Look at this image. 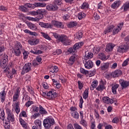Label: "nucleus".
Returning a JSON list of instances; mask_svg holds the SVG:
<instances>
[{"label":"nucleus","instance_id":"27","mask_svg":"<svg viewBox=\"0 0 129 129\" xmlns=\"http://www.w3.org/2000/svg\"><path fill=\"white\" fill-rule=\"evenodd\" d=\"M89 88H87L86 89L84 93L83 94V97L84 99H86V98H87L88 97V93L89 92Z\"/></svg>","mask_w":129,"mask_h":129},{"label":"nucleus","instance_id":"19","mask_svg":"<svg viewBox=\"0 0 129 129\" xmlns=\"http://www.w3.org/2000/svg\"><path fill=\"white\" fill-rule=\"evenodd\" d=\"M52 25H53L55 27H57V28H63L62 23L58 21H53L52 22Z\"/></svg>","mask_w":129,"mask_h":129},{"label":"nucleus","instance_id":"41","mask_svg":"<svg viewBox=\"0 0 129 129\" xmlns=\"http://www.w3.org/2000/svg\"><path fill=\"white\" fill-rule=\"evenodd\" d=\"M77 22H70L68 26L69 28H73V27H75V26H77Z\"/></svg>","mask_w":129,"mask_h":129},{"label":"nucleus","instance_id":"64","mask_svg":"<svg viewBox=\"0 0 129 129\" xmlns=\"http://www.w3.org/2000/svg\"><path fill=\"white\" fill-rule=\"evenodd\" d=\"M112 122H113L114 123H117V122H118V118H117V117H115L114 118H113L112 120Z\"/></svg>","mask_w":129,"mask_h":129},{"label":"nucleus","instance_id":"5","mask_svg":"<svg viewBox=\"0 0 129 129\" xmlns=\"http://www.w3.org/2000/svg\"><path fill=\"white\" fill-rule=\"evenodd\" d=\"M46 96L47 99L51 100V99H54V98H56V97L58 96V94L56 93L55 90H51L47 93Z\"/></svg>","mask_w":129,"mask_h":129},{"label":"nucleus","instance_id":"14","mask_svg":"<svg viewBox=\"0 0 129 129\" xmlns=\"http://www.w3.org/2000/svg\"><path fill=\"white\" fill-rule=\"evenodd\" d=\"M13 53L15 56H21V54H22L21 48H20V47H14L13 50Z\"/></svg>","mask_w":129,"mask_h":129},{"label":"nucleus","instance_id":"22","mask_svg":"<svg viewBox=\"0 0 129 129\" xmlns=\"http://www.w3.org/2000/svg\"><path fill=\"white\" fill-rule=\"evenodd\" d=\"M28 44H30V45H37V44L39 43V39H31L29 40Z\"/></svg>","mask_w":129,"mask_h":129},{"label":"nucleus","instance_id":"7","mask_svg":"<svg viewBox=\"0 0 129 129\" xmlns=\"http://www.w3.org/2000/svg\"><path fill=\"white\" fill-rule=\"evenodd\" d=\"M59 40H60V42H61V43L66 46L70 45L71 43V40L68 39V37L65 35H63V36L59 37Z\"/></svg>","mask_w":129,"mask_h":129},{"label":"nucleus","instance_id":"30","mask_svg":"<svg viewBox=\"0 0 129 129\" xmlns=\"http://www.w3.org/2000/svg\"><path fill=\"white\" fill-rule=\"evenodd\" d=\"M50 72H51L52 73H57V72H58V67L57 66H53V67H51L50 68Z\"/></svg>","mask_w":129,"mask_h":129},{"label":"nucleus","instance_id":"42","mask_svg":"<svg viewBox=\"0 0 129 129\" xmlns=\"http://www.w3.org/2000/svg\"><path fill=\"white\" fill-rule=\"evenodd\" d=\"M99 58L101 60H106V56H105V54L104 53H99Z\"/></svg>","mask_w":129,"mask_h":129},{"label":"nucleus","instance_id":"1","mask_svg":"<svg viewBox=\"0 0 129 129\" xmlns=\"http://www.w3.org/2000/svg\"><path fill=\"white\" fill-rule=\"evenodd\" d=\"M46 3H34V4L27 3L24 6H21L20 9L24 13H28V9H35V8H45Z\"/></svg>","mask_w":129,"mask_h":129},{"label":"nucleus","instance_id":"39","mask_svg":"<svg viewBox=\"0 0 129 129\" xmlns=\"http://www.w3.org/2000/svg\"><path fill=\"white\" fill-rule=\"evenodd\" d=\"M0 118L2 120H5V111L4 110H0Z\"/></svg>","mask_w":129,"mask_h":129},{"label":"nucleus","instance_id":"17","mask_svg":"<svg viewBox=\"0 0 129 129\" xmlns=\"http://www.w3.org/2000/svg\"><path fill=\"white\" fill-rule=\"evenodd\" d=\"M4 71L5 73H7L8 78L12 79L14 77V74L10 72V69L9 68H6Z\"/></svg>","mask_w":129,"mask_h":129},{"label":"nucleus","instance_id":"63","mask_svg":"<svg viewBox=\"0 0 129 129\" xmlns=\"http://www.w3.org/2000/svg\"><path fill=\"white\" fill-rule=\"evenodd\" d=\"M123 26V23H119L118 26H117V28H118V29L120 31V30H121V29H122V27Z\"/></svg>","mask_w":129,"mask_h":129},{"label":"nucleus","instance_id":"49","mask_svg":"<svg viewBox=\"0 0 129 129\" xmlns=\"http://www.w3.org/2000/svg\"><path fill=\"white\" fill-rule=\"evenodd\" d=\"M80 72L81 73H82V74H84L85 75H86V74H88V73H89V72H88V71L85 70L83 68L80 69Z\"/></svg>","mask_w":129,"mask_h":129},{"label":"nucleus","instance_id":"32","mask_svg":"<svg viewBox=\"0 0 129 129\" xmlns=\"http://www.w3.org/2000/svg\"><path fill=\"white\" fill-rule=\"evenodd\" d=\"M22 53L23 55L24 60H26V59H27V58H28V56H29V52L23 49L22 50Z\"/></svg>","mask_w":129,"mask_h":129},{"label":"nucleus","instance_id":"38","mask_svg":"<svg viewBox=\"0 0 129 129\" xmlns=\"http://www.w3.org/2000/svg\"><path fill=\"white\" fill-rule=\"evenodd\" d=\"M86 15L84 13L80 12L78 14V19L79 20H82L83 18H85Z\"/></svg>","mask_w":129,"mask_h":129},{"label":"nucleus","instance_id":"35","mask_svg":"<svg viewBox=\"0 0 129 129\" xmlns=\"http://www.w3.org/2000/svg\"><path fill=\"white\" fill-rule=\"evenodd\" d=\"M120 74H121V71L119 70H116L113 73V77H117L118 76H119Z\"/></svg>","mask_w":129,"mask_h":129},{"label":"nucleus","instance_id":"11","mask_svg":"<svg viewBox=\"0 0 129 129\" xmlns=\"http://www.w3.org/2000/svg\"><path fill=\"white\" fill-rule=\"evenodd\" d=\"M93 67V63L91 60H86L85 67L86 69H91Z\"/></svg>","mask_w":129,"mask_h":129},{"label":"nucleus","instance_id":"45","mask_svg":"<svg viewBox=\"0 0 129 129\" xmlns=\"http://www.w3.org/2000/svg\"><path fill=\"white\" fill-rule=\"evenodd\" d=\"M37 11V15H39V19H41L44 18V16L42 14V10H38Z\"/></svg>","mask_w":129,"mask_h":129},{"label":"nucleus","instance_id":"34","mask_svg":"<svg viewBox=\"0 0 129 129\" xmlns=\"http://www.w3.org/2000/svg\"><path fill=\"white\" fill-rule=\"evenodd\" d=\"M35 125L37 126V127H39V128H41L42 122L40 120H36L34 121Z\"/></svg>","mask_w":129,"mask_h":129},{"label":"nucleus","instance_id":"31","mask_svg":"<svg viewBox=\"0 0 129 129\" xmlns=\"http://www.w3.org/2000/svg\"><path fill=\"white\" fill-rule=\"evenodd\" d=\"M39 112L41 114H47V111H46L45 108H43V107H42L41 105H39Z\"/></svg>","mask_w":129,"mask_h":129},{"label":"nucleus","instance_id":"10","mask_svg":"<svg viewBox=\"0 0 129 129\" xmlns=\"http://www.w3.org/2000/svg\"><path fill=\"white\" fill-rule=\"evenodd\" d=\"M119 82L122 87V89L124 88H126V87H128L129 86V82L124 81L123 80H120Z\"/></svg>","mask_w":129,"mask_h":129},{"label":"nucleus","instance_id":"56","mask_svg":"<svg viewBox=\"0 0 129 129\" xmlns=\"http://www.w3.org/2000/svg\"><path fill=\"white\" fill-rule=\"evenodd\" d=\"M128 61H129V58H127L126 60H125L123 62L122 64V66L123 67H125V66H126V65H127L128 63Z\"/></svg>","mask_w":129,"mask_h":129},{"label":"nucleus","instance_id":"57","mask_svg":"<svg viewBox=\"0 0 129 129\" xmlns=\"http://www.w3.org/2000/svg\"><path fill=\"white\" fill-rule=\"evenodd\" d=\"M68 52H69L70 54H71V53H76L77 51H74V48L71 47L68 49Z\"/></svg>","mask_w":129,"mask_h":129},{"label":"nucleus","instance_id":"23","mask_svg":"<svg viewBox=\"0 0 129 129\" xmlns=\"http://www.w3.org/2000/svg\"><path fill=\"white\" fill-rule=\"evenodd\" d=\"M6 91L5 90L2 91L0 93V97L1 99V101L4 102L6 100Z\"/></svg>","mask_w":129,"mask_h":129},{"label":"nucleus","instance_id":"20","mask_svg":"<svg viewBox=\"0 0 129 129\" xmlns=\"http://www.w3.org/2000/svg\"><path fill=\"white\" fill-rule=\"evenodd\" d=\"M97 85H98V82L96 80L93 81L90 87V90H94V88H96Z\"/></svg>","mask_w":129,"mask_h":129},{"label":"nucleus","instance_id":"28","mask_svg":"<svg viewBox=\"0 0 129 129\" xmlns=\"http://www.w3.org/2000/svg\"><path fill=\"white\" fill-rule=\"evenodd\" d=\"M118 84H115L112 87V92L113 94H116V90L118 88Z\"/></svg>","mask_w":129,"mask_h":129},{"label":"nucleus","instance_id":"16","mask_svg":"<svg viewBox=\"0 0 129 129\" xmlns=\"http://www.w3.org/2000/svg\"><path fill=\"white\" fill-rule=\"evenodd\" d=\"M92 57H93V53L89 51H86L85 55V60H88V59H91Z\"/></svg>","mask_w":129,"mask_h":129},{"label":"nucleus","instance_id":"36","mask_svg":"<svg viewBox=\"0 0 129 129\" xmlns=\"http://www.w3.org/2000/svg\"><path fill=\"white\" fill-rule=\"evenodd\" d=\"M15 111L17 114L20 113V106L19 105V103H15Z\"/></svg>","mask_w":129,"mask_h":129},{"label":"nucleus","instance_id":"4","mask_svg":"<svg viewBox=\"0 0 129 129\" xmlns=\"http://www.w3.org/2000/svg\"><path fill=\"white\" fill-rule=\"evenodd\" d=\"M32 63L28 62L27 63H26L23 69L21 72L22 75H24L25 73H28V72H30L32 70Z\"/></svg>","mask_w":129,"mask_h":129},{"label":"nucleus","instance_id":"40","mask_svg":"<svg viewBox=\"0 0 129 129\" xmlns=\"http://www.w3.org/2000/svg\"><path fill=\"white\" fill-rule=\"evenodd\" d=\"M71 115L73 117H74V118H76V119H78V118H79V114L77 112L72 113Z\"/></svg>","mask_w":129,"mask_h":129},{"label":"nucleus","instance_id":"62","mask_svg":"<svg viewBox=\"0 0 129 129\" xmlns=\"http://www.w3.org/2000/svg\"><path fill=\"white\" fill-rule=\"evenodd\" d=\"M83 104V99L82 97L80 99V104H79V107L80 108H82V105Z\"/></svg>","mask_w":129,"mask_h":129},{"label":"nucleus","instance_id":"50","mask_svg":"<svg viewBox=\"0 0 129 129\" xmlns=\"http://www.w3.org/2000/svg\"><path fill=\"white\" fill-rule=\"evenodd\" d=\"M96 72V71L95 70H94L92 71L89 72L88 73L89 77H92V76H94V75H95Z\"/></svg>","mask_w":129,"mask_h":129},{"label":"nucleus","instance_id":"37","mask_svg":"<svg viewBox=\"0 0 129 129\" xmlns=\"http://www.w3.org/2000/svg\"><path fill=\"white\" fill-rule=\"evenodd\" d=\"M8 56H7V55H4V58L2 59V61L1 62H0V64H7V63H8Z\"/></svg>","mask_w":129,"mask_h":129},{"label":"nucleus","instance_id":"58","mask_svg":"<svg viewBox=\"0 0 129 129\" xmlns=\"http://www.w3.org/2000/svg\"><path fill=\"white\" fill-rule=\"evenodd\" d=\"M120 31L118 28H114L112 31L113 35H116V34H117Z\"/></svg>","mask_w":129,"mask_h":129},{"label":"nucleus","instance_id":"51","mask_svg":"<svg viewBox=\"0 0 129 129\" xmlns=\"http://www.w3.org/2000/svg\"><path fill=\"white\" fill-rule=\"evenodd\" d=\"M15 48H20L21 50H22V46L20 42H17L15 45Z\"/></svg>","mask_w":129,"mask_h":129},{"label":"nucleus","instance_id":"9","mask_svg":"<svg viewBox=\"0 0 129 129\" xmlns=\"http://www.w3.org/2000/svg\"><path fill=\"white\" fill-rule=\"evenodd\" d=\"M20 92H21V89L20 88H18L16 89V91L13 96V101L14 102L17 101V100L19 99V94H20Z\"/></svg>","mask_w":129,"mask_h":129},{"label":"nucleus","instance_id":"47","mask_svg":"<svg viewBox=\"0 0 129 129\" xmlns=\"http://www.w3.org/2000/svg\"><path fill=\"white\" fill-rule=\"evenodd\" d=\"M19 120L23 127H24L25 128H26V127H27V124H26V122H25V121L22 119H20Z\"/></svg>","mask_w":129,"mask_h":129},{"label":"nucleus","instance_id":"24","mask_svg":"<svg viewBox=\"0 0 129 129\" xmlns=\"http://www.w3.org/2000/svg\"><path fill=\"white\" fill-rule=\"evenodd\" d=\"M109 67V62L103 63L102 64L100 68L101 70H106Z\"/></svg>","mask_w":129,"mask_h":129},{"label":"nucleus","instance_id":"13","mask_svg":"<svg viewBox=\"0 0 129 129\" xmlns=\"http://www.w3.org/2000/svg\"><path fill=\"white\" fill-rule=\"evenodd\" d=\"M96 90L98 91H103L104 89H105V86H104V83H103V81L101 80L100 82V84L98 85V87L96 88Z\"/></svg>","mask_w":129,"mask_h":129},{"label":"nucleus","instance_id":"44","mask_svg":"<svg viewBox=\"0 0 129 129\" xmlns=\"http://www.w3.org/2000/svg\"><path fill=\"white\" fill-rule=\"evenodd\" d=\"M103 102L107 103V104H109V97H104L102 98Z\"/></svg>","mask_w":129,"mask_h":129},{"label":"nucleus","instance_id":"18","mask_svg":"<svg viewBox=\"0 0 129 129\" xmlns=\"http://www.w3.org/2000/svg\"><path fill=\"white\" fill-rule=\"evenodd\" d=\"M120 5V1H115L114 2L112 5L111 7L112 9H117Z\"/></svg>","mask_w":129,"mask_h":129},{"label":"nucleus","instance_id":"33","mask_svg":"<svg viewBox=\"0 0 129 129\" xmlns=\"http://www.w3.org/2000/svg\"><path fill=\"white\" fill-rule=\"evenodd\" d=\"M41 34L42 37H43V38H44V39H46V40H48L49 41H50V40H51V37H50V36H49L48 34L45 33L44 32H41Z\"/></svg>","mask_w":129,"mask_h":129},{"label":"nucleus","instance_id":"46","mask_svg":"<svg viewBox=\"0 0 129 129\" xmlns=\"http://www.w3.org/2000/svg\"><path fill=\"white\" fill-rule=\"evenodd\" d=\"M82 36H83L82 32H81V31H80V32L77 33L76 38H77V39H78L79 40V39H81V38H82Z\"/></svg>","mask_w":129,"mask_h":129},{"label":"nucleus","instance_id":"55","mask_svg":"<svg viewBox=\"0 0 129 129\" xmlns=\"http://www.w3.org/2000/svg\"><path fill=\"white\" fill-rule=\"evenodd\" d=\"M74 127L75 129H83L82 128V127H81V126H80L78 123L74 124Z\"/></svg>","mask_w":129,"mask_h":129},{"label":"nucleus","instance_id":"26","mask_svg":"<svg viewBox=\"0 0 129 129\" xmlns=\"http://www.w3.org/2000/svg\"><path fill=\"white\" fill-rule=\"evenodd\" d=\"M28 28H30V29H31V30H37V26H36V25L32 23H29L28 24Z\"/></svg>","mask_w":129,"mask_h":129},{"label":"nucleus","instance_id":"15","mask_svg":"<svg viewBox=\"0 0 129 129\" xmlns=\"http://www.w3.org/2000/svg\"><path fill=\"white\" fill-rule=\"evenodd\" d=\"M115 46V45L112 43H109L107 44L105 49L106 52H111V51L113 50V48H114Z\"/></svg>","mask_w":129,"mask_h":129},{"label":"nucleus","instance_id":"25","mask_svg":"<svg viewBox=\"0 0 129 129\" xmlns=\"http://www.w3.org/2000/svg\"><path fill=\"white\" fill-rule=\"evenodd\" d=\"M80 8L81 10H87L89 8V5L88 3L84 2Z\"/></svg>","mask_w":129,"mask_h":129},{"label":"nucleus","instance_id":"6","mask_svg":"<svg viewBox=\"0 0 129 129\" xmlns=\"http://www.w3.org/2000/svg\"><path fill=\"white\" fill-rule=\"evenodd\" d=\"M129 49V44H126V45L124 44H120V46L117 49V52L118 53H124L126 50Z\"/></svg>","mask_w":129,"mask_h":129},{"label":"nucleus","instance_id":"53","mask_svg":"<svg viewBox=\"0 0 129 129\" xmlns=\"http://www.w3.org/2000/svg\"><path fill=\"white\" fill-rule=\"evenodd\" d=\"M53 36L54 37V38H55V39H57V40H58V41H59V42H60V40L59 39V38L60 37H63V35L60 36V35H58V34H57V33H53Z\"/></svg>","mask_w":129,"mask_h":129},{"label":"nucleus","instance_id":"3","mask_svg":"<svg viewBox=\"0 0 129 129\" xmlns=\"http://www.w3.org/2000/svg\"><path fill=\"white\" fill-rule=\"evenodd\" d=\"M7 118L6 120L5 124H9L10 123V121L12 122L15 121V116H14V114L12 112L11 110H7Z\"/></svg>","mask_w":129,"mask_h":129},{"label":"nucleus","instance_id":"12","mask_svg":"<svg viewBox=\"0 0 129 129\" xmlns=\"http://www.w3.org/2000/svg\"><path fill=\"white\" fill-rule=\"evenodd\" d=\"M83 45H84V42H83V41L78 42L74 44L73 46L74 52H77V50H78V49H79V48H81L82 46H83Z\"/></svg>","mask_w":129,"mask_h":129},{"label":"nucleus","instance_id":"59","mask_svg":"<svg viewBox=\"0 0 129 129\" xmlns=\"http://www.w3.org/2000/svg\"><path fill=\"white\" fill-rule=\"evenodd\" d=\"M27 20H28L29 21H32V22H37V19L34 18L33 17H27L26 18Z\"/></svg>","mask_w":129,"mask_h":129},{"label":"nucleus","instance_id":"52","mask_svg":"<svg viewBox=\"0 0 129 129\" xmlns=\"http://www.w3.org/2000/svg\"><path fill=\"white\" fill-rule=\"evenodd\" d=\"M80 123L85 127H86V126L87 125V122H86V121H85V120L83 119H81V120L80 121Z\"/></svg>","mask_w":129,"mask_h":129},{"label":"nucleus","instance_id":"21","mask_svg":"<svg viewBox=\"0 0 129 129\" xmlns=\"http://www.w3.org/2000/svg\"><path fill=\"white\" fill-rule=\"evenodd\" d=\"M114 28V26L113 25H111L110 26H108L104 31V34L105 35H106L107 33H110V32H112V30H113V28Z\"/></svg>","mask_w":129,"mask_h":129},{"label":"nucleus","instance_id":"8","mask_svg":"<svg viewBox=\"0 0 129 129\" xmlns=\"http://www.w3.org/2000/svg\"><path fill=\"white\" fill-rule=\"evenodd\" d=\"M46 10L49 12H55L58 10V7L56 4H50L46 6Z\"/></svg>","mask_w":129,"mask_h":129},{"label":"nucleus","instance_id":"2","mask_svg":"<svg viewBox=\"0 0 129 129\" xmlns=\"http://www.w3.org/2000/svg\"><path fill=\"white\" fill-rule=\"evenodd\" d=\"M55 120L53 118H46L43 120V125L45 128L49 129L52 125H54Z\"/></svg>","mask_w":129,"mask_h":129},{"label":"nucleus","instance_id":"43","mask_svg":"<svg viewBox=\"0 0 129 129\" xmlns=\"http://www.w3.org/2000/svg\"><path fill=\"white\" fill-rule=\"evenodd\" d=\"M122 8H123L124 12H126L129 10V3L124 4Z\"/></svg>","mask_w":129,"mask_h":129},{"label":"nucleus","instance_id":"61","mask_svg":"<svg viewBox=\"0 0 129 129\" xmlns=\"http://www.w3.org/2000/svg\"><path fill=\"white\" fill-rule=\"evenodd\" d=\"M94 18L95 19V20H99L100 19V17L99 15H98L97 14V13H94V15H93Z\"/></svg>","mask_w":129,"mask_h":129},{"label":"nucleus","instance_id":"54","mask_svg":"<svg viewBox=\"0 0 129 129\" xmlns=\"http://www.w3.org/2000/svg\"><path fill=\"white\" fill-rule=\"evenodd\" d=\"M33 103H34V102L32 101H28L26 104L25 105L27 107H29V106H31V105H32V104H33Z\"/></svg>","mask_w":129,"mask_h":129},{"label":"nucleus","instance_id":"48","mask_svg":"<svg viewBox=\"0 0 129 129\" xmlns=\"http://www.w3.org/2000/svg\"><path fill=\"white\" fill-rule=\"evenodd\" d=\"M44 28H46V29H52L53 28V25L50 23H45L44 24Z\"/></svg>","mask_w":129,"mask_h":129},{"label":"nucleus","instance_id":"60","mask_svg":"<svg viewBox=\"0 0 129 129\" xmlns=\"http://www.w3.org/2000/svg\"><path fill=\"white\" fill-rule=\"evenodd\" d=\"M78 84L79 86V89L80 90L82 89V88L83 87V84H82V83H81L80 81H78Z\"/></svg>","mask_w":129,"mask_h":129},{"label":"nucleus","instance_id":"29","mask_svg":"<svg viewBox=\"0 0 129 129\" xmlns=\"http://www.w3.org/2000/svg\"><path fill=\"white\" fill-rule=\"evenodd\" d=\"M77 55L75 54H74L73 55L71 56L69 59L71 64L72 65L75 62V58H76Z\"/></svg>","mask_w":129,"mask_h":129}]
</instances>
